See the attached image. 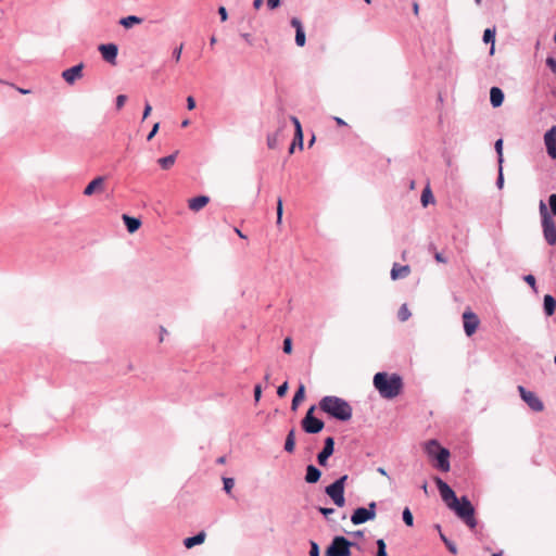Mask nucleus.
Returning <instances> with one entry per match:
<instances>
[{"instance_id":"nucleus-1","label":"nucleus","mask_w":556,"mask_h":556,"mask_svg":"<svg viewBox=\"0 0 556 556\" xmlns=\"http://www.w3.org/2000/svg\"><path fill=\"white\" fill-rule=\"evenodd\" d=\"M372 383L382 399L392 400L401 394L404 383L399 374L379 371L375 374Z\"/></svg>"},{"instance_id":"nucleus-2","label":"nucleus","mask_w":556,"mask_h":556,"mask_svg":"<svg viewBox=\"0 0 556 556\" xmlns=\"http://www.w3.org/2000/svg\"><path fill=\"white\" fill-rule=\"evenodd\" d=\"M319 408L339 421H348L352 418V406L348 401L334 395H326L319 401Z\"/></svg>"},{"instance_id":"nucleus-3","label":"nucleus","mask_w":556,"mask_h":556,"mask_svg":"<svg viewBox=\"0 0 556 556\" xmlns=\"http://www.w3.org/2000/svg\"><path fill=\"white\" fill-rule=\"evenodd\" d=\"M425 452L429 457L435 459V467L440 471L447 472L450 470V451L443 447L438 440L431 439L427 441L425 443Z\"/></svg>"},{"instance_id":"nucleus-4","label":"nucleus","mask_w":556,"mask_h":556,"mask_svg":"<svg viewBox=\"0 0 556 556\" xmlns=\"http://www.w3.org/2000/svg\"><path fill=\"white\" fill-rule=\"evenodd\" d=\"M450 509L462 519L470 529L476 528L477 520L475 518V507L467 496L457 498V502L450 505Z\"/></svg>"},{"instance_id":"nucleus-5","label":"nucleus","mask_w":556,"mask_h":556,"mask_svg":"<svg viewBox=\"0 0 556 556\" xmlns=\"http://www.w3.org/2000/svg\"><path fill=\"white\" fill-rule=\"evenodd\" d=\"M352 547H355L358 551L362 549L359 544L348 540L343 535H336L327 546L325 556H351Z\"/></svg>"},{"instance_id":"nucleus-6","label":"nucleus","mask_w":556,"mask_h":556,"mask_svg":"<svg viewBox=\"0 0 556 556\" xmlns=\"http://www.w3.org/2000/svg\"><path fill=\"white\" fill-rule=\"evenodd\" d=\"M539 211H540V215H541V223H542L544 239L549 245H555L556 244V226H555V223L546 207V204L542 200L540 201V204H539Z\"/></svg>"},{"instance_id":"nucleus-7","label":"nucleus","mask_w":556,"mask_h":556,"mask_svg":"<svg viewBox=\"0 0 556 556\" xmlns=\"http://www.w3.org/2000/svg\"><path fill=\"white\" fill-rule=\"evenodd\" d=\"M348 479L349 476L343 475L325 488V493L338 507H343L345 505L344 488Z\"/></svg>"},{"instance_id":"nucleus-8","label":"nucleus","mask_w":556,"mask_h":556,"mask_svg":"<svg viewBox=\"0 0 556 556\" xmlns=\"http://www.w3.org/2000/svg\"><path fill=\"white\" fill-rule=\"evenodd\" d=\"M315 409H316L315 405L311 406L307 409L303 419L301 420V427H302L303 431L308 434H317L325 427V422L321 419L314 416Z\"/></svg>"},{"instance_id":"nucleus-9","label":"nucleus","mask_w":556,"mask_h":556,"mask_svg":"<svg viewBox=\"0 0 556 556\" xmlns=\"http://www.w3.org/2000/svg\"><path fill=\"white\" fill-rule=\"evenodd\" d=\"M377 504L370 502L367 507H357L351 515V522L355 526L365 523L376 518Z\"/></svg>"},{"instance_id":"nucleus-10","label":"nucleus","mask_w":556,"mask_h":556,"mask_svg":"<svg viewBox=\"0 0 556 556\" xmlns=\"http://www.w3.org/2000/svg\"><path fill=\"white\" fill-rule=\"evenodd\" d=\"M434 482L437 484V488L440 492V495L443 500V502L446 504V506L450 508V505H453L457 502V496L453 489L443 481L440 477H434Z\"/></svg>"},{"instance_id":"nucleus-11","label":"nucleus","mask_w":556,"mask_h":556,"mask_svg":"<svg viewBox=\"0 0 556 556\" xmlns=\"http://www.w3.org/2000/svg\"><path fill=\"white\" fill-rule=\"evenodd\" d=\"M518 392L520 397L527 403V405L533 412H542L544 409L543 402L531 391H528L525 387L518 386Z\"/></svg>"},{"instance_id":"nucleus-12","label":"nucleus","mask_w":556,"mask_h":556,"mask_svg":"<svg viewBox=\"0 0 556 556\" xmlns=\"http://www.w3.org/2000/svg\"><path fill=\"white\" fill-rule=\"evenodd\" d=\"M479 324L480 320L473 312L467 309L463 313V326L467 337H471L477 331Z\"/></svg>"},{"instance_id":"nucleus-13","label":"nucleus","mask_w":556,"mask_h":556,"mask_svg":"<svg viewBox=\"0 0 556 556\" xmlns=\"http://www.w3.org/2000/svg\"><path fill=\"white\" fill-rule=\"evenodd\" d=\"M334 452V438L333 437H327L324 441V447L321 451L317 454V463L319 466L326 467L328 464L329 457Z\"/></svg>"},{"instance_id":"nucleus-14","label":"nucleus","mask_w":556,"mask_h":556,"mask_svg":"<svg viewBox=\"0 0 556 556\" xmlns=\"http://www.w3.org/2000/svg\"><path fill=\"white\" fill-rule=\"evenodd\" d=\"M84 63H79L62 72V78L68 84L74 85L78 79L83 77Z\"/></svg>"},{"instance_id":"nucleus-15","label":"nucleus","mask_w":556,"mask_h":556,"mask_svg":"<svg viewBox=\"0 0 556 556\" xmlns=\"http://www.w3.org/2000/svg\"><path fill=\"white\" fill-rule=\"evenodd\" d=\"M104 61L114 65L116 64V58L118 53V47L115 43H103L98 47Z\"/></svg>"},{"instance_id":"nucleus-16","label":"nucleus","mask_w":556,"mask_h":556,"mask_svg":"<svg viewBox=\"0 0 556 556\" xmlns=\"http://www.w3.org/2000/svg\"><path fill=\"white\" fill-rule=\"evenodd\" d=\"M546 152L551 159H556V126L551 127L544 135Z\"/></svg>"},{"instance_id":"nucleus-17","label":"nucleus","mask_w":556,"mask_h":556,"mask_svg":"<svg viewBox=\"0 0 556 556\" xmlns=\"http://www.w3.org/2000/svg\"><path fill=\"white\" fill-rule=\"evenodd\" d=\"M321 477V470L317 468L315 465L309 464L305 468L304 480L306 483L314 484L319 481Z\"/></svg>"},{"instance_id":"nucleus-18","label":"nucleus","mask_w":556,"mask_h":556,"mask_svg":"<svg viewBox=\"0 0 556 556\" xmlns=\"http://www.w3.org/2000/svg\"><path fill=\"white\" fill-rule=\"evenodd\" d=\"M104 185V177L99 176L91 180L85 188L84 194L87 197L92 195L97 190H102Z\"/></svg>"},{"instance_id":"nucleus-19","label":"nucleus","mask_w":556,"mask_h":556,"mask_svg":"<svg viewBox=\"0 0 556 556\" xmlns=\"http://www.w3.org/2000/svg\"><path fill=\"white\" fill-rule=\"evenodd\" d=\"M504 92L501 88L498 87H492L490 89V102L492 104L493 108H498L503 104L504 102Z\"/></svg>"},{"instance_id":"nucleus-20","label":"nucleus","mask_w":556,"mask_h":556,"mask_svg":"<svg viewBox=\"0 0 556 556\" xmlns=\"http://www.w3.org/2000/svg\"><path fill=\"white\" fill-rule=\"evenodd\" d=\"M409 273L410 268L408 265H399L397 263H394L391 269V278L392 280L405 278Z\"/></svg>"},{"instance_id":"nucleus-21","label":"nucleus","mask_w":556,"mask_h":556,"mask_svg":"<svg viewBox=\"0 0 556 556\" xmlns=\"http://www.w3.org/2000/svg\"><path fill=\"white\" fill-rule=\"evenodd\" d=\"M210 202L207 195H198L189 200L188 205L191 211L198 212Z\"/></svg>"},{"instance_id":"nucleus-22","label":"nucleus","mask_w":556,"mask_h":556,"mask_svg":"<svg viewBox=\"0 0 556 556\" xmlns=\"http://www.w3.org/2000/svg\"><path fill=\"white\" fill-rule=\"evenodd\" d=\"M205 538H206L205 532L200 531L193 536L186 538L184 540V545L186 546V548H192L195 545L202 544L205 541Z\"/></svg>"},{"instance_id":"nucleus-23","label":"nucleus","mask_w":556,"mask_h":556,"mask_svg":"<svg viewBox=\"0 0 556 556\" xmlns=\"http://www.w3.org/2000/svg\"><path fill=\"white\" fill-rule=\"evenodd\" d=\"M543 311L546 316H552L556 311V299L551 294H545L543 299Z\"/></svg>"},{"instance_id":"nucleus-24","label":"nucleus","mask_w":556,"mask_h":556,"mask_svg":"<svg viewBox=\"0 0 556 556\" xmlns=\"http://www.w3.org/2000/svg\"><path fill=\"white\" fill-rule=\"evenodd\" d=\"M123 220L128 232L130 233L136 232L141 226V220L139 218L129 216L127 214L123 215Z\"/></svg>"},{"instance_id":"nucleus-25","label":"nucleus","mask_w":556,"mask_h":556,"mask_svg":"<svg viewBox=\"0 0 556 556\" xmlns=\"http://www.w3.org/2000/svg\"><path fill=\"white\" fill-rule=\"evenodd\" d=\"M304 397H305V386L303 383H300V386L298 387V389L293 395L292 403H291V409L296 410L300 403L304 400Z\"/></svg>"},{"instance_id":"nucleus-26","label":"nucleus","mask_w":556,"mask_h":556,"mask_svg":"<svg viewBox=\"0 0 556 556\" xmlns=\"http://www.w3.org/2000/svg\"><path fill=\"white\" fill-rule=\"evenodd\" d=\"M290 121L294 125L295 139H299V148L303 149V130L301 123L296 116H290Z\"/></svg>"},{"instance_id":"nucleus-27","label":"nucleus","mask_w":556,"mask_h":556,"mask_svg":"<svg viewBox=\"0 0 556 556\" xmlns=\"http://www.w3.org/2000/svg\"><path fill=\"white\" fill-rule=\"evenodd\" d=\"M283 448L288 453H293L294 452V448H295V430L293 428L288 432V434L286 437Z\"/></svg>"},{"instance_id":"nucleus-28","label":"nucleus","mask_w":556,"mask_h":556,"mask_svg":"<svg viewBox=\"0 0 556 556\" xmlns=\"http://www.w3.org/2000/svg\"><path fill=\"white\" fill-rule=\"evenodd\" d=\"M142 21L143 20L137 15H128L126 17H122L118 23L125 28H130L134 25L141 24Z\"/></svg>"},{"instance_id":"nucleus-29","label":"nucleus","mask_w":556,"mask_h":556,"mask_svg":"<svg viewBox=\"0 0 556 556\" xmlns=\"http://www.w3.org/2000/svg\"><path fill=\"white\" fill-rule=\"evenodd\" d=\"M495 34H496V30H495V27L493 28H486L484 31H483V42L484 43H492V47L490 49V54H493L494 53V41H495Z\"/></svg>"},{"instance_id":"nucleus-30","label":"nucleus","mask_w":556,"mask_h":556,"mask_svg":"<svg viewBox=\"0 0 556 556\" xmlns=\"http://www.w3.org/2000/svg\"><path fill=\"white\" fill-rule=\"evenodd\" d=\"M435 528L441 531V527L440 525H437ZM440 539L442 540V542L444 543V545L446 546V548L452 553V554H456L457 553V547H456V544L454 542H452L451 540H448L442 532H440Z\"/></svg>"},{"instance_id":"nucleus-31","label":"nucleus","mask_w":556,"mask_h":556,"mask_svg":"<svg viewBox=\"0 0 556 556\" xmlns=\"http://www.w3.org/2000/svg\"><path fill=\"white\" fill-rule=\"evenodd\" d=\"M420 201H421L422 206H425V207L428 206L430 203L434 202V197L429 187H426L422 190Z\"/></svg>"},{"instance_id":"nucleus-32","label":"nucleus","mask_w":556,"mask_h":556,"mask_svg":"<svg viewBox=\"0 0 556 556\" xmlns=\"http://www.w3.org/2000/svg\"><path fill=\"white\" fill-rule=\"evenodd\" d=\"M279 135H280V129L275 131V132H273V134H268V136H267V147L269 149H277L278 148Z\"/></svg>"},{"instance_id":"nucleus-33","label":"nucleus","mask_w":556,"mask_h":556,"mask_svg":"<svg viewBox=\"0 0 556 556\" xmlns=\"http://www.w3.org/2000/svg\"><path fill=\"white\" fill-rule=\"evenodd\" d=\"M402 518L407 527L414 526V516L408 507H405L402 513Z\"/></svg>"},{"instance_id":"nucleus-34","label":"nucleus","mask_w":556,"mask_h":556,"mask_svg":"<svg viewBox=\"0 0 556 556\" xmlns=\"http://www.w3.org/2000/svg\"><path fill=\"white\" fill-rule=\"evenodd\" d=\"M494 149L496 151V154H497V162H498V165L503 164L504 162V159H503V139H497L494 143Z\"/></svg>"},{"instance_id":"nucleus-35","label":"nucleus","mask_w":556,"mask_h":556,"mask_svg":"<svg viewBox=\"0 0 556 556\" xmlns=\"http://www.w3.org/2000/svg\"><path fill=\"white\" fill-rule=\"evenodd\" d=\"M223 489L224 491L230 495L231 494V491L235 486V479L233 478H229V477H223Z\"/></svg>"},{"instance_id":"nucleus-36","label":"nucleus","mask_w":556,"mask_h":556,"mask_svg":"<svg viewBox=\"0 0 556 556\" xmlns=\"http://www.w3.org/2000/svg\"><path fill=\"white\" fill-rule=\"evenodd\" d=\"M159 164L161 165L162 168L164 169H167L169 168L172 165H174V154H169L165 157H161L159 159Z\"/></svg>"},{"instance_id":"nucleus-37","label":"nucleus","mask_w":556,"mask_h":556,"mask_svg":"<svg viewBox=\"0 0 556 556\" xmlns=\"http://www.w3.org/2000/svg\"><path fill=\"white\" fill-rule=\"evenodd\" d=\"M410 311L408 309L406 304H403L397 313V317L401 321H406L410 317Z\"/></svg>"},{"instance_id":"nucleus-38","label":"nucleus","mask_w":556,"mask_h":556,"mask_svg":"<svg viewBox=\"0 0 556 556\" xmlns=\"http://www.w3.org/2000/svg\"><path fill=\"white\" fill-rule=\"evenodd\" d=\"M377 545V556H388L387 545L383 539H378L376 541Z\"/></svg>"},{"instance_id":"nucleus-39","label":"nucleus","mask_w":556,"mask_h":556,"mask_svg":"<svg viewBox=\"0 0 556 556\" xmlns=\"http://www.w3.org/2000/svg\"><path fill=\"white\" fill-rule=\"evenodd\" d=\"M305 42H306V36H305L304 29L295 31V43H296V46L298 47H304Z\"/></svg>"},{"instance_id":"nucleus-40","label":"nucleus","mask_w":556,"mask_h":556,"mask_svg":"<svg viewBox=\"0 0 556 556\" xmlns=\"http://www.w3.org/2000/svg\"><path fill=\"white\" fill-rule=\"evenodd\" d=\"M309 556H320L319 545L315 541H309Z\"/></svg>"},{"instance_id":"nucleus-41","label":"nucleus","mask_w":556,"mask_h":556,"mask_svg":"<svg viewBox=\"0 0 556 556\" xmlns=\"http://www.w3.org/2000/svg\"><path fill=\"white\" fill-rule=\"evenodd\" d=\"M523 280L528 283L534 291H536V280L535 277L531 274L523 276Z\"/></svg>"},{"instance_id":"nucleus-42","label":"nucleus","mask_w":556,"mask_h":556,"mask_svg":"<svg viewBox=\"0 0 556 556\" xmlns=\"http://www.w3.org/2000/svg\"><path fill=\"white\" fill-rule=\"evenodd\" d=\"M496 186L502 189L504 186L503 164L498 165V175L496 178Z\"/></svg>"},{"instance_id":"nucleus-43","label":"nucleus","mask_w":556,"mask_h":556,"mask_svg":"<svg viewBox=\"0 0 556 556\" xmlns=\"http://www.w3.org/2000/svg\"><path fill=\"white\" fill-rule=\"evenodd\" d=\"M282 213H283V206H282V200L278 198L277 201V224H281L282 220Z\"/></svg>"},{"instance_id":"nucleus-44","label":"nucleus","mask_w":556,"mask_h":556,"mask_svg":"<svg viewBox=\"0 0 556 556\" xmlns=\"http://www.w3.org/2000/svg\"><path fill=\"white\" fill-rule=\"evenodd\" d=\"M548 205H549V208H551V213L553 215H556V193H552L548 197Z\"/></svg>"},{"instance_id":"nucleus-45","label":"nucleus","mask_w":556,"mask_h":556,"mask_svg":"<svg viewBox=\"0 0 556 556\" xmlns=\"http://www.w3.org/2000/svg\"><path fill=\"white\" fill-rule=\"evenodd\" d=\"M282 350L286 354H290L292 352V340L291 338H286L283 340V346H282Z\"/></svg>"},{"instance_id":"nucleus-46","label":"nucleus","mask_w":556,"mask_h":556,"mask_svg":"<svg viewBox=\"0 0 556 556\" xmlns=\"http://www.w3.org/2000/svg\"><path fill=\"white\" fill-rule=\"evenodd\" d=\"M317 510L325 516V518H328L330 515H332L336 510L331 507H317Z\"/></svg>"},{"instance_id":"nucleus-47","label":"nucleus","mask_w":556,"mask_h":556,"mask_svg":"<svg viewBox=\"0 0 556 556\" xmlns=\"http://www.w3.org/2000/svg\"><path fill=\"white\" fill-rule=\"evenodd\" d=\"M290 24L295 28V31L304 29L302 22L298 17H292Z\"/></svg>"},{"instance_id":"nucleus-48","label":"nucleus","mask_w":556,"mask_h":556,"mask_svg":"<svg viewBox=\"0 0 556 556\" xmlns=\"http://www.w3.org/2000/svg\"><path fill=\"white\" fill-rule=\"evenodd\" d=\"M287 391H288V382L286 381L277 388V395L279 397H282L287 394Z\"/></svg>"},{"instance_id":"nucleus-49","label":"nucleus","mask_w":556,"mask_h":556,"mask_svg":"<svg viewBox=\"0 0 556 556\" xmlns=\"http://www.w3.org/2000/svg\"><path fill=\"white\" fill-rule=\"evenodd\" d=\"M546 65L553 73H556V60L553 56L546 59Z\"/></svg>"},{"instance_id":"nucleus-50","label":"nucleus","mask_w":556,"mask_h":556,"mask_svg":"<svg viewBox=\"0 0 556 556\" xmlns=\"http://www.w3.org/2000/svg\"><path fill=\"white\" fill-rule=\"evenodd\" d=\"M127 97L125 94H119L116 97V108L119 110L124 106Z\"/></svg>"},{"instance_id":"nucleus-51","label":"nucleus","mask_w":556,"mask_h":556,"mask_svg":"<svg viewBox=\"0 0 556 556\" xmlns=\"http://www.w3.org/2000/svg\"><path fill=\"white\" fill-rule=\"evenodd\" d=\"M159 128H160V124L159 123H155L151 129V131L148 134L147 136V140L150 141L152 140V138L157 134L159 131Z\"/></svg>"},{"instance_id":"nucleus-52","label":"nucleus","mask_w":556,"mask_h":556,"mask_svg":"<svg viewBox=\"0 0 556 556\" xmlns=\"http://www.w3.org/2000/svg\"><path fill=\"white\" fill-rule=\"evenodd\" d=\"M218 14L220 16V21L222 22H226L227 21L228 13H227V10H226L225 7L222 5V7L218 8Z\"/></svg>"},{"instance_id":"nucleus-53","label":"nucleus","mask_w":556,"mask_h":556,"mask_svg":"<svg viewBox=\"0 0 556 556\" xmlns=\"http://www.w3.org/2000/svg\"><path fill=\"white\" fill-rule=\"evenodd\" d=\"M281 0H267V7L269 10H275L280 7Z\"/></svg>"},{"instance_id":"nucleus-54","label":"nucleus","mask_w":556,"mask_h":556,"mask_svg":"<svg viewBox=\"0 0 556 556\" xmlns=\"http://www.w3.org/2000/svg\"><path fill=\"white\" fill-rule=\"evenodd\" d=\"M262 396V387L261 384H255L254 387V400L255 402H258Z\"/></svg>"},{"instance_id":"nucleus-55","label":"nucleus","mask_w":556,"mask_h":556,"mask_svg":"<svg viewBox=\"0 0 556 556\" xmlns=\"http://www.w3.org/2000/svg\"><path fill=\"white\" fill-rule=\"evenodd\" d=\"M434 260H435L437 262H439V263H443V264L447 263V258H446V257H444V256L442 255V253H440V252H435V253H434Z\"/></svg>"},{"instance_id":"nucleus-56","label":"nucleus","mask_w":556,"mask_h":556,"mask_svg":"<svg viewBox=\"0 0 556 556\" xmlns=\"http://www.w3.org/2000/svg\"><path fill=\"white\" fill-rule=\"evenodd\" d=\"M187 108L188 110H193L195 108V100L191 96L187 98Z\"/></svg>"},{"instance_id":"nucleus-57","label":"nucleus","mask_w":556,"mask_h":556,"mask_svg":"<svg viewBox=\"0 0 556 556\" xmlns=\"http://www.w3.org/2000/svg\"><path fill=\"white\" fill-rule=\"evenodd\" d=\"M152 106L147 102L143 110V116L142 118L146 119L149 114L151 113Z\"/></svg>"},{"instance_id":"nucleus-58","label":"nucleus","mask_w":556,"mask_h":556,"mask_svg":"<svg viewBox=\"0 0 556 556\" xmlns=\"http://www.w3.org/2000/svg\"><path fill=\"white\" fill-rule=\"evenodd\" d=\"M350 534L353 538L361 539V538L364 536V531L363 530H356V531L350 532Z\"/></svg>"},{"instance_id":"nucleus-59","label":"nucleus","mask_w":556,"mask_h":556,"mask_svg":"<svg viewBox=\"0 0 556 556\" xmlns=\"http://www.w3.org/2000/svg\"><path fill=\"white\" fill-rule=\"evenodd\" d=\"M167 333H168L167 330L163 326H161L160 327V342H162L164 340V336Z\"/></svg>"},{"instance_id":"nucleus-60","label":"nucleus","mask_w":556,"mask_h":556,"mask_svg":"<svg viewBox=\"0 0 556 556\" xmlns=\"http://www.w3.org/2000/svg\"><path fill=\"white\" fill-rule=\"evenodd\" d=\"M263 2H264V0H254V1H253V8H254L255 10H260V9H261V7L263 5Z\"/></svg>"},{"instance_id":"nucleus-61","label":"nucleus","mask_w":556,"mask_h":556,"mask_svg":"<svg viewBox=\"0 0 556 556\" xmlns=\"http://www.w3.org/2000/svg\"><path fill=\"white\" fill-rule=\"evenodd\" d=\"M226 462H227V458H226V456H225V455L219 456V457L216 459V464H218V465H224V464H226Z\"/></svg>"},{"instance_id":"nucleus-62","label":"nucleus","mask_w":556,"mask_h":556,"mask_svg":"<svg viewBox=\"0 0 556 556\" xmlns=\"http://www.w3.org/2000/svg\"><path fill=\"white\" fill-rule=\"evenodd\" d=\"M333 119L336 121L337 125L339 126H346V123L341 118V117H333Z\"/></svg>"},{"instance_id":"nucleus-63","label":"nucleus","mask_w":556,"mask_h":556,"mask_svg":"<svg viewBox=\"0 0 556 556\" xmlns=\"http://www.w3.org/2000/svg\"><path fill=\"white\" fill-rule=\"evenodd\" d=\"M377 471H378L380 475L386 476V477H388V478L390 479V477L388 476V473H387V471H386V469H384L383 467H378V468H377Z\"/></svg>"},{"instance_id":"nucleus-64","label":"nucleus","mask_w":556,"mask_h":556,"mask_svg":"<svg viewBox=\"0 0 556 556\" xmlns=\"http://www.w3.org/2000/svg\"><path fill=\"white\" fill-rule=\"evenodd\" d=\"M17 91H18L20 93H22V94H27V93H29V92H30V90H28V89H24V88H17Z\"/></svg>"}]
</instances>
